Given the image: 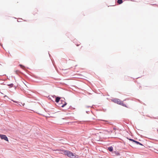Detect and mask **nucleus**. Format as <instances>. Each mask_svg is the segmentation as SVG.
I'll use <instances>...</instances> for the list:
<instances>
[{"instance_id": "1", "label": "nucleus", "mask_w": 158, "mask_h": 158, "mask_svg": "<svg viewBox=\"0 0 158 158\" xmlns=\"http://www.w3.org/2000/svg\"><path fill=\"white\" fill-rule=\"evenodd\" d=\"M56 151H59L60 153L63 154L70 158H77L73 153L69 151L58 149L56 150Z\"/></svg>"}, {"instance_id": "2", "label": "nucleus", "mask_w": 158, "mask_h": 158, "mask_svg": "<svg viewBox=\"0 0 158 158\" xmlns=\"http://www.w3.org/2000/svg\"><path fill=\"white\" fill-rule=\"evenodd\" d=\"M111 101L116 103H117L125 107H126V105L123 103V102L121 101L119 99L114 98L112 99Z\"/></svg>"}, {"instance_id": "3", "label": "nucleus", "mask_w": 158, "mask_h": 158, "mask_svg": "<svg viewBox=\"0 0 158 158\" xmlns=\"http://www.w3.org/2000/svg\"><path fill=\"white\" fill-rule=\"evenodd\" d=\"M0 137L2 139H4L6 141H8V138L5 135L0 134Z\"/></svg>"}, {"instance_id": "4", "label": "nucleus", "mask_w": 158, "mask_h": 158, "mask_svg": "<svg viewBox=\"0 0 158 158\" xmlns=\"http://www.w3.org/2000/svg\"><path fill=\"white\" fill-rule=\"evenodd\" d=\"M113 156H120V153L118 151H114L112 152Z\"/></svg>"}, {"instance_id": "5", "label": "nucleus", "mask_w": 158, "mask_h": 158, "mask_svg": "<svg viewBox=\"0 0 158 158\" xmlns=\"http://www.w3.org/2000/svg\"><path fill=\"white\" fill-rule=\"evenodd\" d=\"M61 98L60 97H57L56 98L55 102L57 103H59L60 101Z\"/></svg>"}, {"instance_id": "6", "label": "nucleus", "mask_w": 158, "mask_h": 158, "mask_svg": "<svg viewBox=\"0 0 158 158\" xmlns=\"http://www.w3.org/2000/svg\"><path fill=\"white\" fill-rule=\"evenodd\" d=\"M108 149L110 152H112L113 149V147L111 146L108 148Z\"/></svg>"}, {"instance_id": "7", "label": "nucleus", "mask_w": 158, "mask_h": 158, "mask_svg": "<svg viewBox=\"0 0 158 158\" xmlns=\"http://www.w3.org/2000/svg\"><path fill=\"white\" fill-rule=\"evenodd\" d=\"M64 100L65 99L64 98H63V99H62L61 100H60V102L59 103V104H62L63 102H65Z\"/></svg>"}, {"instance_id": "8", "label": "nucleus", "mask_w": 158, "mask_h": 158, "mask_svg": "<svg viewBox=\"0 0 158 158\" xmlns=\"http://www.w3.org/2000/svg\"><path fill=\"white\" fill-rule=\"evenodd\" d=\"M135 143H136L137 144H139L140 145L143 146V144H142L141 143H139V142L135 140Z\"/></svg>"}, {"instance_id": "9", "label": "nucleus", "mask_w": 158, "mask_h": 158, "mask_svg": "<svg viewBox=\"0 0 158 158\" xmlns=\"http://www.w3.org/2000/svg\"><path fill=\"white\" fill-rule=\"evenodd\" d=\"M122 0H118L117 1V2L119 4H121L123 3Z\"/></svg>"}, {"instance_id": "10", "label": "nucleus", "mask_w": 158, "mask_h": 158, "mask_svg": "<svg viewBox=\"0 0 158 158\" xmlns=\"http://www.w3.org/2000/svg\"><path fill=\"white\" fill-rule=\"evenodd\" d=\"M92 91L93 92H94L96 93H98V94H100V92H101V91H99V92H97V89H94V90L93 89H92Z\"/></svg>"}, {"instance_id": "11", "label": "nucleus", "mask_w": 158, "mask_h": 158, "mask_svg": "<svg viewBox=\"0 0 158 158\" xmlns=\"http://www.w3.org/2000/svg\"><path fill=\"white\" fill-rule=\"evenodd\" d=\"M62 105L61 106L62 107H64L66 104H67V103L66 102H64V104H62Z\"/></svg>"}, {"instance_id": "12", "label": "nucleus", "mask_w": 158, "mask_h": 158, "mask_svg": "<svg viewBox=\"0 0 158 158\" xmlns=\"http://www.w3.org/2000/svg\"><path fill=\"white\" fill-rule=\"evenodd\" d=\"M62 105L61 106L62 107H64L66 104H67V103L66 102H64V104H62Z\"/></svg>"}, {"instance_id": "13", "label": "nucleus", "mask_w": 158, "mask_h": 158, "mask_svg": "<svg viewBox=\"0 0 158 158\" xmlns=\"http://www.w3.org/2000/svg\"><path fill=\"white\" fill-rule=\"evenodd\" d=\"M129 140H130V141H132L133 142H134V143H135V140H134V139H129Z\"/></svg>"}, {"instance_id": "14", "label": "nucleus", "mask_w": 158, "mask_h": 158, "mask_svg": "<svg viewBox=\"0 0 158 158\" xmlns=\"http://www.w3.org/2000/svg\"><path fill=\"white\" fill-rule=\"evenodd\" d=\"M85 107H86V108H89V107H92L93 106H85Z\"/></svg>"}, {"instance_id": "15", "label": "nucleus", "mask_w": 158, "mask_h": 158, "mask_svg": "<svg viewBox=\"0 0 158 158\" xmlns=\"http://www.w3.org/2000/svg\"><path fill=\"white\" fill-rule=\"evenodd\" d=\"M20 66L21 67L22 69H23L24 68V66L22 65H20Z\"/></svg>"}, {"instance_id": "16", "label": "nucleus", "mask_w": 158, "mask_h": 158, "mask_svg": "<svg viewBox=\"0 0 158 158\" xmlns=\"http://www.w3.org/2000/svg\"><path fill=\"white\" fill-rule=\"evenodd\" d=\"M13 85L12 84H10L9 85L11 87L13 86Z\"/></svg>"}, {"instance_id": "17", "label": "nucleus", "mask_w": 158, "mask_h": 158, "mask_svg": "<svg viewBox=\"0 0 158 158\" xmlns=\"http://www.w3.org/2000/svg\"><path fill=\"white\" fill-rule=\"evenodd\" d=\"M23 92H24L26 93V94H27V93H26V92H27V93H29V92L27 91H26V90H24V91H23Z\"/></svg>"}, {"instance_id": "18", "label": "nucleus", "mask_w": 158, "mask_h": 158, "mask_svg": "<svg viewBox=\"0 0 158 158\" xmlns=\"http://www.w3.org/2000/svg\"><path fill=\"white\" fill-rule=\"evenodd\" d=\"M86 113L87 114H89V111H86Z\"/></svg>"}, {"instance_id": "19", "label": "nucleus", "mask_w": 158, "mask_h": 158, "mask_svg": "<svg viewBox=\"0 0 158 158\" xmlns=\"http://www.w3.org/2000/svg\"><path fill=\"white\" fill-rule=\"evenodd\" d=\"M12 101H13V102H15L16 103H17V102H18L17 101H13V100H12Z\"/></svg>"}, {"instance_id": "20", "label": "nucleus", "mask_w": 158, "mask_h": 158, "mask_svg": "<svg viewBox=\"0 0 158 158\" xmlns=\"http://www.w3.org/2000/svg\"><path fill=\"white\" fill-rule=\"evenodd\" d=\"M27 91H28L29 92H31V91L30 90V89H26Z\"/></svg>"}, {"instance_id": "21", "label": "nucleus", "mask_w": 158, "mask_h": 158, "mask_svg": "<svg viewBox=\"0 0 158 158\" xmlns=\"http://www.w3.org/2000/svg\"><path fill=\"white\" fill-rule=\"evenodd\" d=\"M89 94H91V93H89Z\"/></svg>"}, {"instance_id": "22", "label": "nucleus", "mask_w": 158, "mask_h": 158, "mask_svg": "<svg viewBox=\"0 0 158 158\" xmlns=\"http://www.w3.org/2000/svg\"><path fill=\"white\" fill-rule=\"evenodd\" d=\"M79 45H77V46H78Z\"/></svg>"}]
</instances>
